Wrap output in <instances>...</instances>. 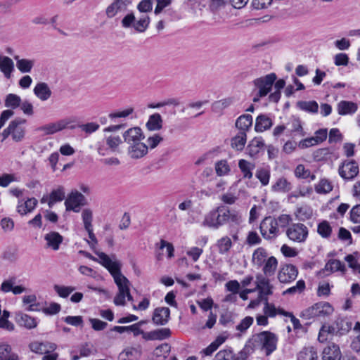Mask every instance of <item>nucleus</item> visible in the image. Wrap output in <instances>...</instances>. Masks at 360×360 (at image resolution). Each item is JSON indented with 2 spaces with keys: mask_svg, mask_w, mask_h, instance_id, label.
<instances>
[{
  "mask_svg": "<svg viewBox=\"0 0 360 360\" xmlns=\"http://www.w3.org/2000/svg\"><path fill=\"white\" fill-rule=\"evenodd\" d=\"M170 316V310L167 307H158L154 310L152 317L153 322L158 326L167 323Z\"/></svg>",
  "mask_w": 360,
  "mask_h": 360,
  "instance_id": "aec40b11",
  "label": "nucleus"
},
{
  "mask_svg": "<svg viewBox=\"0 0 360 360\" xmlns=\"http://www.w3.org/2000/svg\"><path fill=\"white\" fill-rule=\"evenodd\" d=\"M337 110L340 115L354 114L357 110V105L351 101H342L338 103Z\"/></svg>",
  "mask_w": 360,
  "mask_h": 360,
  "instance_id": "c756f323",
  "label": "nucleus"
},
{
  "mask_svg": "<svg viewBox=\"0 0 360 360\" xmlns=\"http://www.w3.org/2000/svg\"><path fill=\"white\" fill-rule=\"evenodd\" d=\"M217 246L219 254H226L232 247V240L229 236H224L217 240Z\"/></svg>",
  "mask_w": 360,
  "mask_h": 360,
  "instance_id": "c03bdc74",
  "label": "nucleus"
},
{
  "mask_svg": "<svg viewBox=\"0 0 360 360\" xmlns=\"http://www.w3.org/2000/svg\"><path fill=\"white\" fill-rule=\"evenodd\" d=\"M38 204L35 198H28L25 201L19 200L16 207V211L21 216L32 212Z\"/></svg>",
  "mask_w": 360,
  "mask_h": 360,
  "instance_id": "6ab92c4d",
  "label": "nucleus"
},
{
  "mask_svg": "<svg viewBox=\"0 0 360 360\" xmlns=\"http://www.w3.org/2000/svg\"><path fill=\"white\" fill-rule=\"evenodd\" d=\"M240 221L241 217L236 211L221 206L207 213L202 225L217 230L226 223L238 225Z\"/></svg>",
  "mask_w": 360,
  "mask_h": 360,
  "instance_id": "f03ea898",
  "label": "nucleus"
},
{
  "mask_svg": "<svg viewBox=\"0 0 360 360\" xmlns=\"http://www.w3.org/2000/svg\"><path fill=\"white\" fill-rule=\"evenodd\" d=\"M101 262L106 268L114 278L118 288V292L114 298L115 305H124L125 298L129 301H133L130 294L129 281L121 273V263L116 259L115 255L108 256L106 254H100Z\"/></svg>",
  "mask_w": 360,
  "mask_h": 360,
  "instance_id": "f257e3e1",
  "label": "nucleus"
},
{
  "mask_svg": "<svg viewBox=\"0 0 360 360\" xmlns=\"http://www.w3.org/2000/svg\"><path fill=\"white\" fill-rule=\"evenodd\" d=\"M0 70L7 79L11 78L14 70V63L8 56H0Z\"/></svg>",
  "mask_w": 360,
  "mask_h": 360,
  "instance_id": "393cba45",
  "label": "nucleus"
},
{
  "mask_svg": "<svg viewBox=\"0 0 360 360\" xmlns=\"http://www.w3.org/2000/svg\"><path fill=\"white\" fill-rule=\"evenodd\" d=\"M253 318L251 316L245 317L240 323L236 326L237 330L241 333L246 331V330L252 324Z\"/></svg>",
  "mask_w": 360,
  "mask_h": 360,
  "instance_id": "69168bd1",
  "label": "nucleus"
},
{
  "mask_svg": "<svg viewBox=\"0 0 360 360\" xmlns=\"http://www.w3.org/2000/svg\"><path fill=\"white\" fill-rule=\"evenodd\" d=\"M318 233L323 238H328L332 232V229L328 221H323L318 226Z\"/></svg>",
  "mask_w": 360,
  "mask_h": 360,
  "instance_id": "680f3d73",
  "label": "nucleus"
},
{
  "mask_svg": "<svg viewBox=\"0 0 360 360\" xmlns=\"http://www.w3.org/2000/svg\"><path fill=\"white\" fill-rule=\"evenodd\" d=\"M53 288L56 293L63 298L68 297L75 290V288L72 286H65L60 285H55Z\"/></svg>",
  "mask_w": 360,
  "mask_h": 360,
  "instance_id": "6e6d98bb",
  "label": "nucleus"
},
{
  "mask_svg": "<svg viewBox=\"0 0 360 360\" xmlns=\"http://www.w3.org/2000/svg\"><path fill=\"white\" fill-rule=\"evenodd\" d=\"M289 129L290 135L292 136H298L300 137L305 136L301 121L299 119L294 118L290 122Z\"/></svg>",
  "mask_w": 360,
  "mask_h": 360,
  "instance_id": "49530a36",
  "label": "nucleus"
},
{
  "mask_svg": "<svg viewBox=\"0 0 360 360\" xmlns=\"http://www.w3.org/2000/svg\"><path fill=\"white\" fill-rule=\"evenodd\" d=\"M359 172V165L354 160H345L338 168L340 176L347 181L354 179Z\"/></svg>",
  "mask_w": 360,
  "mask_h": 360,
  "instance_id": "ddd939ff",
  "label": "nucleus"
},
{
  "mask_svg": "<svg viewBox=\"0 0 360 360\" xmlns=\"http://www.w3.org/2000/svg\"><path fill=\"white\" fill-rule=\"evenodd\" d=\"M150 22V18L148 16L140 18L137 21H134L133 27L139 32H143L148 27Z\"/></svg>",
  "mask_w": 360,
  "mask_h": 360,
  "instance_id": "052dcab7",
  "label": "nucleus"
},
{
  "mask_svg": "<svg viewBox=\"0 0 360 360\" xmlns=\"http://www.w3.org/2000/svg\"><path fill=\"white\" fill-rule=\"evenodd\" d=\"M226 339V337L218 336L214 342H212L207 347L202 351V353L206 356L212 355V353L215 352L218 347L225 342Z\"/></svg>",
  "mask_w": 360,
  "mask_h": 360,
  "instance_id": "8fccbe9b",
  "label": "nucleus"
},
{
  "mask_svg": "<svg viewBox=\"0 0 360 360\" xmlns=\"http://www.w3.org/2000/svg\"><path fill=\"white\" fill-rule=\"evenodd\" d=\"M263 312L268 317H275L277 314H281L283 316L288 314V312L284 311L283 309L276 308L274 304L269 302V300L266 301H263Z\"/></svg>",
  "mask_w": 360,
  "mask_h": 360,
  "instance_id": "2f4dec72",
  "label": "nucleus"
},
{
  "mask_svg": "<svg viewBox=\"0 0 360 360\" xmlns=\"http://www.w3.org/2000/svg\"><path fill=\"white\" fill-rule=\"evenodd\" d=\"M323 271H326L330 273L340 271L344 273L346 271V268L345 264H342L340 260L330 259L325 265V268L323 269Z\"/></svg>",
  "mask_w": 360,
  "mask_h": 360,
  "instance_id": "ea45409f",
  "label": "nucleus"
},
{
  "mask_svg": "<svg viewBox=\"0 0 360 360\" xmlns=\"http://www.w3.org/2000/svg\"><path fill=\"white\" fill-rule=\"evenodd\" d=\"M238 167L243 173V178L250 179L252 177V170L255 168L254 164L242 159L239 160Z\"/></svg>",
  "mask_w": 360,
  "mask_h": 360,
  "instance_id": "79ce46f5",
  "label": "nucleus"
},
{
  "mask_svg": "<svg viewBox=\"0 0 360 360\" xmlns=\"http://www.w3.org/2000/svg\"><path fill=\"white\" fill-rule=\"evenodd\" d=\"M26 120L17 118L11 121L8 127L2 133L3 139L11 136L12 139L15 142L21 141L26 132Z\"/></svg>",
  "mask_w": 360,
  "mask_h": 360,
  "instance_id": "39448f33",
  "label": "nucleus"
},
{
  "mask_svg": "<svg viewBox=\"0 0 360 360\" xmlns=\"http://www.w3.org/2000/svg\"><path fill=\"white\" fill-rule=\"evenodd\" d=\"M106 145L112 151L117 150L119 146L122 143V139L117 135H109L105 137Z\"/></svg>",
  "mask_w": 360,
  "mask_h": 360,
  "instance_id": "3c124183",
  "label": "nucleus"
},
{
  "mask_svg": "<svg viewBox=\"0 0 360 360\" xmlns=\"http://www.w3.org/2000/svg\"><path fill=\"white\" fill-rule=\"evenodd\" d=\"M276 78V74L271 73L253 81L255 86L258 89L259 97H264L270 92Z\"/></svg>",
  "mask_w": 360,
  "mask_h": 360,
  "instance_id": "9d476101",
  "label": "nucleus"
},
{
  "mask_svg": "<svg viewBox=\"0 0 360 360\" xmlns=\"http://www.w3.org/2000/svg\"><path fill=\"white\" fill-rule=\"evenodd\" d=\"M131 328H136L138 330L137 334H141L142 337L146 340H162L169 338L171 335V331L169 328H160L150 332H144L141 330L136 324L130 326Z\"/></svg>",
  "mask_w": 360,
  "mask_h": 360,
  "instance_id": "4468645a",
  "label": "nucleus"
},
{
  "mask_svg": "<svg viewBox=\"0 0 360 360\" xmlns=\"http://www.w3.org/2000/svg\"><path fill=\"white\" fill-rule=\"evenodd\" d=\"M262 266L264 274L265 276H272L276 270L278 261L274 256H270Z\"/></svg>",
  "mask_w": 360,
  "mask_h": 360,
  "instance_id": "e433bc0d",
  "label": "nucleus"
},
{
  "mask_svg": "<svg viewBox=\"0 0 360 360\" xmlns=\"http://www.w3.org/2000/svg\"><path fill=\"white\" fill-rule=\"evenodd\" d=\"M269 257L267 250L262 247H259L254 250L252 256V262L253 265L260 267Z\"/></svg>",
  "mask_w": 360,
  "mask_h": 360,
  "instance_id": "5701e85b",
  "label": "nucleus"
},
{
  "mask_svg": "<svg viewBox=\"0 0 360 360\" xmlns=\"http://www.w3.org/2000/svg\"><path fill=\"white\" fill-rule=\"evenodd\" d=\"M86 198L79 191L74 190L68 195L65 201L66 210H72L75 212H79L80 207L86 205Z\"/></svg>",
  "mask_w": 360,
  "mask_h": 360,
  "instance_id": "f8f14e48",
  "label": "nucleus"
},
{
  "mask_svg": "<svg viewBox=\"0 0 360 360\" xmlns=\"http://www.w3.org/2000/svg\"><path fill=\"white\" fill-rule=\"evenodd\" d=\"M73 122L74 121L72 119L65 118L40 126L36 130L42 133L44 136L51 135L69 127V125Z\"/></svg>",
  "mask_w": 360,
  "mask_h": 360,
  "instance_id": "1a4fd4ad",
  "label": "nucleus"
},
{
  "mask_svg": "<svg viewBox=\"0 0 360 360\" xmlns=\"http://www.w3.org/2000/svg\"><path fill=\"white\" fill-rule=\"evenodd\" d=\"M333 188L332 183L326 179H321L317 184L315 185V191L319 194H327Z\"/></svg>",
  "mask_w": 360,
  "mask_h": 360,
  "instance_id": "37998d69",
  "label": "nucleus"
},
{
  "mask_svg": "<svg viewBox=\"0 0 360 360\" xmlns=\"http://www.w3.org/2000/svg\"><path fill=\"white\" fill-rule=\"evenodd\" d=\"M333 307L326 302H320L302 311V317L311 319L315 317H326L332 314Z\"/></svg>",
  "mask_w": 360,
  "mask_h": 360,
  "instance_id": "423d86ee",
  "label": "nucleus"
},
{
  "mask_svg": "<svg viewBox=\"0 0 360 360\" xmlns=\"http://www.w3.org/2000/svg\"><path fill=\"white\" fill-rule=\"evenodd\" d=\"M140 356V351L133 347L126 349L120 354L123 360H138Z\"/></svg>",
  "mask_w": 360,
  "mask_h": 360,
  "instance_id": "603ef678",
  "label": "nucleus"
},
{
  "mask_svg": "<svg viewBox=\"0 0 360 360\" xmlns=\"http://www.w3.org/2000/svg\"><path fill=\"white\" fill-rule=\"evenodd\" d=\"M14 59L16 61L18 70L22 73L30 72L35 63L34 59L20 58L18 56H15Z\"/></svg>",
  "mask_w": 360,
  "mask_h": 360,
  "instance_id": "cd10ccee",
  "label": "nucleus"
},
{
  "mask_svg": "<svg viewBox=\"0 0 360 360\" xmlns=\"http://www.w3.org/2000/svg\"><path fill=\"white\" fill-rule=\"evenodd\" d=\"M17 181L18 179L14 174L4 173L0 175V187H8L10 184Z\"/></svg>",
  "mask_w": 360,
  "mask_h": 360,
  "instance_id": "bf43d9fd",
  "label": "nucleus"
},
{
  "mask_svg": "<svg viewBox=\"0 0 360 360\" xmlns=\"http://www.w3.org/2000/svg\"><path fill=\"white\" fill-rule=\"evenodd\" d=\"M256 291L258 292V296L263 301L269 300V296L273 294L274 286L270 281L262 274L256 276Z\"/></svg>",
  "mask_w": 360,
  "mask_h": 360,
  "instance_id": "9b49d317",
  "label": "nucleus"
},
{
  "mask_svg": "<svg viewBox=\"0 0 360 360\" xmlns=\"http://www.w3.org/2000/svg\"><path fill=\"white\" fill-rule=\"evenodd\" d=\"M308 228L303 224H291L286 230L288 238L295 243H303L308 237Z\"/></svg>",
  "mask_w": 360,
  "mask_h": 360,
  "instance_id": "6e6552de",
  "label": "nucleus"
},
{
  "mask_svg": "<svg viewBox=\"0 0 360 360\" xmlns=\"http://www.w3.org/2000/svg\"><path fill=\"white\" fill-rule=\"evenodd\" d=\"M255 176L262 186H266L269 183L270 171L266 168H259L257 170Z\"/></svg>",
  "mask_w": 360,
  "mask_h": 360,
  "instance_id": "5fc2aeb1",
  "label": "nucleus"
},
{
  "mask_svg": "<svg viewBox=\"0 0 360 360\" xmlns=\"http://www.w3.org/2000/svg\"><path fill=\"white\" fill-rule=\"evenodd\" d=\"M146 127L150 131H158L162 127V119L160 114L155 113L150 115L146 123Z\"/></svg>",
  "mask_w": 360,
  "mask_h": 360,
  "instance_id": "72a5a7b5",
  "label": "nucleus"
},
{
  "mask_svg": "<svg viewBox=\"0 0 360 360\" xmlns=\"http://www.w3.org/2000/svg\"><path fill=\"white\" fill-rule=\"evenodd\" d=\"M130 4L131 0H113V1L107 6L105 14L108 18H112L118 13L124 11L127 6Z\"/></svg>",
  "mask_w": 360,
  "mask_h": 360,
  "instance_id": "f3484780",
  "label": "nucleus"
},
{
  "mask_svg": "<svg viewBox=\"0 0 360 360\" xmlns=\"http://www.w3.org/2000/svg\"><path fill=\"white\" fill-rule=\"evenodd\" d=\"M15 320L20 326H23L27 329H32L37 326L35 319L25 314L18 313L16 315Z\"/></svg>",
  "mask_w": 360,
  "mask_h": 360,
  "instance_id": "c85d7f7f",
  "label": "nucleus"
},
{
  "mask_svg": "<svg viewBox=\"0 0 360 360\" xmlns=\"http://www.w3.org/2000/svg\"><path fill=\"white\" fill-rule=\"evenodd\" d=\"M45 248L57 251L63 241V237L56 231H50L44 235Z\"/></svg>",
  "mask_w": 360,
  "mask_h": 360,
  "instance_id": "a211bd4d",
  "label": "nucleus"
},
{
  "mask_svg": "<svg viewBox=\"0 0 360 360\" xmlns=\"http://www.w3.org/2000/svg\"><path fill=\"white\" fill-rule=\"evenodd\" d=\"M252 124V117L250 115H240L236 122V127L239 131L247 133Z\"/></svg>",
  "mask_w": 360,
  "mask_h": 360,
  "instance_id": "7c9ffc66",
  "label": "nucleus"
},
{
  "mask_svg": "<svg viewBox=\"0 0 360 360\" xmlns=\"http://www.w3.org/2000/svg\"><path fill=\"white\" fill-rule=\"evenodd\" d=\"M352 328V323L345 318L338 317L332 324L325 323L319 330L318 340L321 342L331 339L333 336L340 337L348 333Z\"/></svg>",
  "mask_w": 360,
  "mask_h": 360,
  "instance_id": "20e7f679",
  "label": "nucleus"
},
{
  "mask_svg": "<svg viewBox=\"0 0 360 360\" xmlns=\"http://www.w3.org/2000/svg\"><path fill=\"white\" fill-rule=\"evenodd\" d=\"M264 146V143L262 138H255L248 146V154L251 157L257 155Z\"/></svg>",
  "mask_w": 360,
  "mask_h": 360,
  "instance_id": "4c0bfd02",
  "label": "nucleus"
},
{
  "mask_svg": "<svg viewBox=\"0 0 360 360\" xmlns=\"http://www.w3.org/2000/svg\"><path fill=\"white\" fill-rule=\"evenodd\" d=\"M256 338L266 350V355L270 354L276 349L277 340L273 333L264 331L257 335Z\"/></svg>",
  "mask_w": 360,
  "mask_h": 360,
  "instance_id": "2eb2a0df",
  "label": "nucleus"
},
{
  "mask_svg": "<svg viewBox=\"0 0 360 360\" xmlns=\"http://www.w3.org/2000/svg\"><path fill=\"white\" fill-rule=\"evenodd\" d=\"M350 220L354 224L360 223V205L353 207L352 209L351 210Z\"/></svg>",
  "mask_w": 360,
  "mask_h": 360,
  "instance_id": "774afa93",
  "label": "nucleus"
},
{
  "mask_svg": "<svg viewBox=\"0 0 360 360\" xmlns=\"http://www.w3.org/2000/svg\"><path fill=\"white\" fill-rule=\"evenodd\" d=\"M298 274L297 269L292 264L284 265L278 271V279L281 283H288L294 281Z\"/></svg>",
  "mask_w": 360,
  "mask_h": 360,
  "instance_id": "dca6fc26",
  "label": "nucleus"
},
{
  "mask_svg": "<svg viewBox=\"0 0 360 360\" xmlns=\"http://www.w3.org/2000/svg\"><path fill=\"white\" fill-rule=\"evenodd\" d=\"M233 102V98H226L214 102L212 104V110L215 113H221L222 111L229 107Z\"/></svg>",
  "mask_w": 360,
  "mask_h": 360,
  "instance_id": "58836bf2",
  "label": "nucleus"
},
{
  "mask_svg": "<svg viewBox=\"0 0 360 360\" xmlns=\"http://www.w3.org/2000/svg\"><path fill=\"white\" fill-rule=\"evenodd\" d=\"M216 174L219 176L228 175L231 172V167L226 160L217 161L214 165Z\"/></svg>",
  "mask_w": 360,
  "mask_h": 360,
  "instance_id": "a18cd8bd",
  "label": "nucleus"
},
{
  "mask_svg": "<svg viewBox=\"0 0 360 360\" xmlns=\"http://www.w3.org/2000/svg\"><path fill=\"white\" fill-rule=\"evenodd\" d=\"M312 214V211L310 208L307 207H302L297 208L296 211L297 217L301 220L309 219Z\"/></svg>",
  "mask_w": 360,
  "mask_h": 360,
  "instance_id": "0e129e2a",
  "label": "nucleus"
},
{
  "mask_svg": "<svg viewBox=\"0 0 360 360\" xmlns=\"http://www.w3.org/2000/svg\"><path fill=\"white\" fill-rule=\"evenodd\" d=\"M305 288V283L303 280H299L296 285L288 288L283 294H295L302 292Z\"/></svg>",
  "mask_w": 360,
  "mask_h": 360,
  "instance_id": "e2e57ef3",
  "label": "nucleus"
},
{
  "mask_svg": "<svg viewBox=\"0 0 360 360\" xmlns=\"http://www.w3.org/2000/svg\"><path fill=\"white\" fill-rule=\"evenodd\" d=\"M247 140L246 133L244 131H238V133L231 139V146L238 150L243 149Z\"/></svg>",
  "mask_w": 360,
  "mask_h": 360,
  "instance_id": "a19ab883",
  "label": "nucleus"
},
{
  "mask_svg": "<svg viewBox=\"0 0 360 360\" xmlns=\"http://www.w3.org/2000/svg\"><path fill=\"white\" fill-rule=\"evenodd\" d=\"M34 95L41 101H47L51 96V91L45 82H39L33 89Z\"/></svg>",
  "mask_w": 360,
  "mask_h": 360,
  "instance_id": "4be33fe9",
  "label": "nucleus"
},
{
  "mask_svg": "<svg viewBox=\"0 0 360 360\" xmlns=\"http://www.w3.org/2000/svg\"><path fill=\"white\" fill-rule=\"evenodd\" d=\"M30 348L35 353L47 354L54 351L56 349V345L54 343L34 342L30 345Z\"/></svg>",
  "mask_w": 360,
  "mask_h": 360,
  "instance_id": "a878e982",
  "label": "nucleus"
},
{
  "mask_svg": "<svg viewBox=\"0 0 360 360\" xmlns=\"http://www.w3.org/2000/svg\"><path fill=\"white\" fill-rule=\"evenodd\" d=\"M11 345L6 343H0V360H18V356L11 352Z\"/></svg>",
  "mask_w": 360,
  "mask_h": 360,
  "instance_id": "f704fd0d",
  "label": "nucleus"
},
{
  "mask_svg": "<svg viewBox=\"0 0 360 360\" xmlns=\"http://www.w3.org/2000/svg\"><path fill=\"white\" fill-rule=\"evenodd\" d=\"M21 103V98L19 96L14 94H9L6 96L5 99V106L15 109L20 106Z\"/></svg>",
  "mask_w": 360,
  "mask_h": 360,
  "instance_id": "864d4df0",
  "label": "nucleus"
},
{
  "mask_svg": "<svg viewBox=\"0 0 360 360\" xmlns=\"http://www.w3.org/2000/svg\"><path fill=\"white\" fill-rule=\"evenodd\" d=\"M297 360H318L317 352L312 347L304 348L299 352Z\"/></svg>",
  "mask_w": 360,
  "mask_h": 360,
  "instance_id": "de8ad7c7",
  "label": "nucleus"
},
{
  "mask_svg": "<svg viewBox=\"0 0 360 360\" xmlns=\"http://www.w3.org/2000/svg\"><path fill=\"white\" fill-rule=\"evenodd\" d=\"M272 124L273 122L271 119L268 115L262 114L256 118L255 130L257 132H263L269 129Z\"/></svg>",
  "mask_w": 360,
  "mask_h": 360,
  "instance_id": "b1692460",
  "label": "nucleus"
},
{
  "mask_svg": "<svg viewBox=\"0 0 360 360\" xmlns=\"http://www.w3.org/2000/svg\"><path fill=\"white\" fill-rule=\"evenodd\" d=\"M50 195L49 208H51L56 202H61L65 196V188L62 186H59L57 188L53 189Z\"/></svg>",
  "mask_w": 360,
  "mask_h": 360,
  "instance_id": "c9c22d12",
  "label": "nucleus"
},
{
  "mask_svg": "<svg viewBox=\"0 0 360 360\" xmlns=\"http://www.w3.org/2000/svg\"><path fill=\"white\" fill-rule=\"evenodd\" d=\"M82 218L85 230L93 227V212L90 209L86 208L83 210L82 213Z\"/></svg>",
  "mask_w": 360,
  "mask_h": 360,
  "instance_id": "4d7b16f0",
  "label": "nucleus"
},
{
  "mask_svg": "<svg viewBox=\"0 0 360 360\" xmlns=\"http://www.w3.org/2000/svg\"><path fill=\"white\" fill-rule=\"evenodd\" d=\"M295 175L297 178L307 179L310 176V171L303 165H298L295 169Z\"/></svg>",
  "mask_w": 360,
  "mask_h": 360,
  "instance_id": "338daca9",
  "label": "nucleus"
},
{
  "mask_svg": "<svg viewBox=\"0 0 360 360\" xmlns=\"http://www.w3.org/2000/svg\"><path fill=\"white\" fill-rule=\"evenodd\" d=\"M291 189V183L285 177L278 178L276 183L271 186V191L274 192L288 193Z\"/></svg>",
  "mask_w": 360,
  "mask_h": 360,
  "instance_id": "473e14b6",
  "label": "nucleus"
},
{
  "mask_svg": "<svg viewBox=\"0 0 360 360\" xmlns=\"http://www.w3.org/2000/svg\"><path fill=\"white\" fill-rule=\"evenodd\" d=\"M297 107L302 110L311 112V113H316L319 110L318 103L314 101H299L297 103Z\"/></svg>",
  "mask_w": 360,
  "mask_h": 360,
  "instance_id": "09e8293b",
  "label": "nucleus"
},
{
  "mask_svg": "<svg viewBox=\"0 0 360 360\" xmlns=\"http://www.w3.org/2000/svg\"><path fill=\"white\" fill-rule=\"evenodd\" d=\"M342 354L338 345L332 343L326 347L321 354L322 360H340Z\"/></svg>",
  "mask_w": 360,
  "mask_h": 360,
  "instance_id": "412c9836",
  "label": "nucleus"
},
{
  "mask_svg": "<svg viewBox=\"0 0 360 360\" xmlns=\"http://www.w3.org/2000/svg\"><path fill=\"white\" fill-rule=\"evenodd\" d=\"M233 190V186L229 188L227 193L223 194L221 197V200L223 202L229 205L234 204L238 199V195H236L232 191Z\"/></svg>",
  "mask_w": 360,
  "mask_h": 360,
  "instance_id": "13d9d810",
  "label": "nucleus"
},
{
  "mask_svg": "<svg viewBox=\"0 0 360 360\" xmlns=\"http://www.w3.org/2000/svg\"><path fill=\"white\" fill-rule=\"evenodd\" d=\"M215 358L216 360H246V354L243 352L235 354L231 350L224 349L219 351Z\"/></svg>",
  "mask_w": 360,
  "mask_h": 360,
  "instance_id": "bb28decb",
  "label": "nucleus"
},
{
  "mask_svg": "<svg viewBox=\"0 0 360 360\" xmlns=\"http://www.w3.org/2000/svg\"><path fill=\"white\" fill-rule=\"evenodd\" d=\"M260 233L263 238L266 240L276 238L280 233L277 220L273 217H265L259 226Z\"/></svg>",
  "mask_w": 360,
  "mask_h": 360,
  "instance_id": "0eeeda50",
  "label": "nucleus"
},
{
  "mask_svg": "<svg viewBox=\"0 0 360 360\" xmlns=\"http://www.w3.org/2000/svg\"><path fill=\"white\" fill-rule=\"evenodd\" d=\"M124 141L128 145V154L133 159H139L148 153V146L142 141L144 139L139 127H133L123 134Z\"/></svg>",
  "mask_w": 360,
  "mask_h": 360,
  "instance_id": "7ed1b4c3",
  "label": "nucleus"
}]
</instances>
